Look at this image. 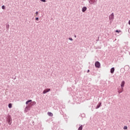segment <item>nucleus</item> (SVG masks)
I'll return each mask as SVG.
<instances>
[{
	"label": "nucleus",
	"instance_id": "obj_21",
	"mask_svg": "<svg viewBox=\"0 0 130 130\" xmlns=\"http://www.w3.org/2000/svg\"><path fill=\"white\" fill-rule=\"evenodd\" d=\"M36 14L37 15H38V12H37L36 13Z\"/></svg>",
	"mask_w": 130,
	"mask_h": 130
},
{
	"label": "nucleus",
	"instance_id": "obj_7",
	"mask_svg": "<svg viewBox=\"0 0 130 130\" xmlns=\"http://www.w3.org/2000/svg\"><path fill=\"white\" fill-rule=\"evenodd\" d=\"M96 2V0H90L89 3L91 4V5H93Z\"/></svg>",
	"mask_w": 130,
	"mask_h": 130
},
{
	"label": "nucleus",
	"instance_id": "obj_4",
	"mask_svg": "<svg viewBox=\"0 0 130 130\" xmlns=\"http://www.w3.org/2000/svg\"><path fill=\"white\" fill-rule=\"evenodd\" d=\"M12 118H11V116H8V123L11 124L12 123Z\"/></svg>",
	"mask_w": 130,
	"mask_h": 130
},
{
	"label": "nucleus",
	"instance_id": "obj_23",
	"mask_svg": "<svg viewBox=\"0 0 130 130\" xmlns=\"http://www.w3.org/2000/svg\"><path fill=\"white\" fill-rule=\"evenodd\" d=\"M75 38H77V36H75Z\"/></svg>",
	"mask_w": 130,
	"mask_h": 130
},
{
	"label": "nucleus",
	"instance_id": "obj_18",
	"mask_svg": "<svg viewBox=\"0 0 130 130\" xmlns=\"http://www.w3.org/2000/svg\"><path fill=\"white\" fill-rule=\"evenodd\" d=\"M36 20L37 21H38V20H39V18L38 17H36Z\"/></svg>",
	"mask_w": 130,
	"mask_h": 130
},
{
	"label": "nucleus",
	"instance_id": "obj_2",
	"mask_svg": "<svg viewBox=\"0 0 130 130\" xmlns=\"http://www.w3.org/2000/svg\"><path fill=\"white\" fill-rule=\"evenodd\" d=\"M95 68H98L99 69V68H100V62L96 61L95 63Z\"/></svg>",
	"mask_w": 130,
	"mask_h": 130
},
{
	"label": "nucleus",
	"instance_id": "obj_15",
	"mask_svg": "<svg viewBox=\"0 0 130 130\" xmlns=\"http://www.w3.org/2000/svg\"><path fill=\"white\" fill-rule=\"evenodd\" d=\"M115 32H116L117 33H119V32H121V31L120 30H116Z\"/></svg>",
	"mask_w": 130,
	"mask_h": 130
},
{
	"label": "nucleus",
	"instance_id": "obj_5",
	"mask_svg": "<svg viewBox=\"0 0 130 130\" xmlns=\"http://www.w3.org/2000/svg\"><path fill=\"white\" fill-rule=\"evenodd\" d=\"M114 19V14L112 13L110 16V20H113Z\"/></svg>",
	"mask_w": 130,
	"mask_h": 130
},
{
	"label": "nucleus",
	"instance_id": "obj_13",
	"mask_svg": "<svg viewBox=\"0 0 130 130\" xmlns=\"http://www.w3.org/2000/svg\"><path fill=\"white\" fill-rule=\"evenodd\" d=\"M82 129H83V126H80L79 127V128H78V130H82Z\"/></svg>",
	"mask_w": 130,
	"mask_h": 130
},
{
	"label": "nucleus",
	"instance_id": "obj_14",
	"mask_svg": "<svg viewBox=\"0 0 130 130\" xmlns=\"http://www.w3.org/2000/svg\"><path fill=\"white\" fill-rule=\"evenodd\" d=\"M31 103H32L31 105H35V104H36V102H31Z\"/></svg>",
	"mask_w": 130,
	"mask_h": 130
},
{
	"label": "nucleus",
	"instance_id": "obj_8",
	"mask_svg": "<svg viewBox=\"0 0 130 130\" xmlns=\"http://www.w3.org/2000/svg\"><path fill=\"white\" fill-rule=\"evenodd\" d=\"M48 115H49V116H53V114H52L51 112H48Z\"/></svg>",
	"mask_w": 130,
	"mask_h": 130
},
{
	"label": "nucleus",
	"instance_id": "obj_1",
	"mask_svg": "<svg viewBox=\"0 0 130 130\" xmlns=\"http://www.w3.org/2000/svg\"><path fill=\"white\" fill-rule=\"evenodd\" d=\"M125 84V82H124V81H122L121 83V89L118 91L119 93H122V92L123 91V87H124V84Z\"/></svg>",
	"mask_w": 130,
	"mask_h": 130
},
{
	"label": "nucleus",
	"instance_id": "obj_9",
	"mask_svg": "<svg viewBox=\"0 0 130 130\" xmlns=\"http://www.w3.org/2000/svg\"><path fill=\"white\" fill-rule=\"evenodd\" d=\"M111 74H113V73H114V68H111Z\"/></svg>",
	"mask_w": 130,
	"mask_h": 130
},
{
	"label": "nucleus",
	"instance_id": "obj_3",
	"mask_svg": "<svg viewBox=\"0 0 130 130\" xmlns=\"http://www.w3.org/2000/svg\"><path fill=\"white\" fill-rule=\"evenodd\" d=\"M49 91H50V89L49 88L46 89L43 91V94H46V93H47L48 92H49Z\"/></svg>",
	"mask_w": 130,
	"mask_h": 130
},
{
	"label": "nucleus",
	"instance_id": "obj_17",
	"mask_svg": "<svg viewBox=\"0 0 130 130\" xmlns=\"http://www.w3.org/2000/svg\"><path fill=\"white\" fill-rule=\"evenodd\" d=\"M2 8L3 10H5V6H3L2 7Z\"/></svg>",
	"mask_w": 130,
	"mask_h": 130
},
{
	"label": "nucleus",
	"instance_id": "obj_11",
	"mask_svg": "<svg viewBox=\"0 0 130 130\" xmlns=\"http://www.w3.org/2000/svg\"><path fill=\"white\" fill-rule=\"evenodd\" d=\"M30 102H32V100H29L26 101L25 103H26V104H28V103H29Z\"/></svg>",
	"mask_w": 130,
	"mask_h": 130
},
{
	"label": "nucleus",
	"instance_id": "obj_12",
	"mask_svg": "<svg viewBox=\"0 0 130 130\" xmlns=\"http://www.w3.org/2000/svg\"><path fill=\"white\" fill-rule=\"evenodd\" d=\"M12 104H9V105H8V107H9V108H12Z\"/></svg>",
	"mask_w": 130,
	"mask_h": 130
},
{
	"label": "nucleus",
	"instance_id": "obj_19",
	"mask_svg": "<svg viewBox=\"0 0 130 130\" xmlns=\"http://www.w3.org/2000/svg\"><path fill=\"white\" fill-rule=\"evenodd\" d=\"M69 40H71V41H73V39L72 38H70Z\"/></svg>",
	"mask_w": 130,
	"mask_h": 130
},
{
	"label": "nucleus",
	"instance_id": "obj_10",
	"mask_svg": "<svg viewBox=\"0 0 130 130\" xmlns=\"http://www.w3.org/2000/svg\"><path fill=\"white\" fill-rule=\"evenodd\" d=\"M101 104H102L101 103H99V105H98L96 107V109H98V108H99L100 107V106H101Z\"/></svg>",
	"mask_w": 130,
	"mask_h": 130
},
{
	"label": "nucleus",
	"instance_id": "obj_6",
	"mask_svg": "<svg viewBox=\"0 0 130 130\" xmlns=\"http://www.w3.org/2000/svg\"><path fill=\"white\" fill-rule=\"evenodd\" d=\"M86 11H87V7H83L82 12L84 13V12H86Z\"/></svg>",
	"mask_w": 130,
	"mask_h": 130
},
{
	"label": "nucleus",
	"instance_id": "obj_22",
	"mask_svg": "<svg viewBox=\"0 0 130 130\" xmlns=\"http://www.w3.org/2000/svg\"><path fill=\"white\" fill-rule=\"evenodd\" d=\"M89 72H90V70H88L87 71V73H89Z\"/></svg>",
	"mask_w": 130,
	"mask_h": 130
},
{
	"label": "nucleus",
	"instance_id": "obj_20",
	"mask_svg": "<svg viewBox=\"0 0 130 130\" xmlns=\"http://www.w3.org/2000/svg\"><path fill=\"white\" fill-rule=\"evenodd\" d=\"M41 2H43L44 3H45V2H46V1H45V0H41Z\"/></svg>",
	"mask_w": 130,
	"mask_h": 130
},
{
	"label": "nucleus",
	"instance_id": "obj_16",
	"mask_svg": "<svg viewBox=\"0 0 130 130\" xmlns=\"http://www.w3.org/2000/svg\"><path fill=\"white\" fill-rule=\"evenodd\" d=\"M123 129H127V126H124Z\"/></svg>",
	"mask_w": 130,
	"mask_h": 130
}]
</instances>
